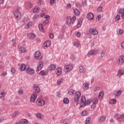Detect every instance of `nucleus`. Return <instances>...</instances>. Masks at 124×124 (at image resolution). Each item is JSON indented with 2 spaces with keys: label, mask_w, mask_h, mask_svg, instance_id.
Here are the masks:
<instances>
[{
  "label": "nucleus",
  "mask_w": 124,
  "mask_h": 124,
  "mask_svg": "<svg viewBox=\"0 0 124 124\" xmlns=\"http://www.w3.org/2000/svg\"><path fill=\"white\" fill-rule=\"evenodd\" d=\"M75 96V101L76 102H78L79 101V99H80V97H81V93L79 91L76 92Z\"/></svg>",
  "instance_id": "6"
},
{
  "label": "nucleus",
  "mask_w": 124,
  "mask_h": 124,
  "mask_svg": "<svg viewBox=\"0 0 124 124\" xmlns=\"http://www.w3.org/2000/svg\"><path fill=\"white\" fill-rule=\"evenodd\" d=\"M33 90L35 93H39V92H40V88H39V87H38V85L36 84L33 85Z\"/></svg>",
  "instance_id": "18"
},
{
  "label": "nucleus",
  "mask_w": 124,
  "mask_h": 124,
  "mask_svg": "<svg viewBox=\"0 0 124 124\" xmlns=\"http://www.w3.org/2000/svg\"><path fill=\"white\" fill-rule=\"evenodd\" d=\"M73 69V65L72 64H68L64 66L65 72H69Z\"/></svg>",
  "instance_id": "3"
},
{
  "label": "nucleus",
  "mask_w": 124,
  "mask_h": 124,
  "mask_svg": "<svg viewBox=\"0 0 124 124\" xmlns=\"http://www.w3.org/2000/svg\"><path fill=\"white\" fill-rule=\"evenodd\" d=\"M105 120H106V118L105 117L101 116L99 119V123H103Z\"/></svg>",
  "instance_id": "29"
},
{
  "label": "nucleus",
  "mask_w": 124,
  "mask_h": 124,
  "mask_svg": "<svg viewBox=\"0 0 124 124\" xmlns=\"http://www.w3.org/2000/svg\"><path fill=\"white\" fill-rule=\"evenodd\" d=\"M96 54H97V49L89 51L88 55H89V56H94V55H96Z\"/></svg>",
  "instance_id": "12"
},
{
  "label": "nucleus",
  "mask_w": 124,
  "mask_h": 124,
  "mask_svg": "<svg viewBox=\"0 0 124 124\" xmlns=\"http://www.w3.org/2000/svg\"><path fill=\"white\" fill-rule=\"evenodd\" d=\"M90 123H91V117H88L85 122V124H90Z\"/></svg>",
  "instance_id": "37"
},
{
  "label": "nucleus",
  "mask_w": 124,
  "mask_h": 124,
  "mask_svg": "<svg viewBox=\"0 0 124 124\" xmlns=\"http://www.w3.org/2000/svg\"><path fill=\"white\" fill-rule=\"evenodd\" d=\"M56 3V0H50V4H54Z\"/></svg>",
  "instance_id": "58"
},
{
  "label": "nucleus",
  "mask_w": 124,
  "mask_h": 124,
  "mask_svg": "<svg viewBox=\"0 0 124 124\" xmlns=\"http://www.w3.org/2000/svg\"><path fill=\"white\" fill-rule=\"evenodd\" d=\"M25 69H26V65L25 64H22L20 66V70L21 71H24Z\"/></svg>",
  "instance_id": "40"
},
{
  "label": "nucleus",
  "mask_w": 124,
  "mask_h": 124,
  "mask_svg": "<svg viewBox=\"0 0 124 124\" xmlns=\"http://www.w3.org/2000/svg\"><path fill=\"white\" fill-rule=\"evenodd\" d=\"M89 83L87 82H85L83 84V89L84 91H87V90H89Z\"/></svg>",
  "instance_id": "22"
},
{
  "label": "nucleus",
  "mask_w": 124,
  "mask_h": 124,
  "mask_svg": "<svg viewBox=\"0 0 124 124\" xmlns=\"http://www.w3.org/2000/svg\"><path fill=\"white\" fill-rule=\"evenodd\" d=\"M120 19H121V16L120 15H117L115 17V21H118V20H120Z\"/></svg>",
  "instance_id": "46"
},
{
  "label": "nucleus",
  "mask_w": 124,
  "mask_h": 124,
  "mask_svg": "<svg viewBox=\"0 0 124 124\" xmlns=\"http://www.w3.org/2000/svg\"><path fill=\"white\" fill-rule=\"evenodd\" d=\"M19 51L21 52V53H26V48L22 46L19 47Z\"/></svg>",
  "instance_id": "30"
},
{
  "label": "nucleus",
  "mask_w": 124,
  "mask_h": 124,
  "mask_svg": "<svg viewBox=\"0 0 124 124\" xmlns=\"http://www.w3.org/2000/svg\"><path fill=\"white\" fill-rule=\"evenodd\" d=\"M76 5L78 7V8H81V7H82V5H81V4H80L79 3H77L76 4Z\"/></svg>",
  "instance_id": "54"
},
{
  "label": "nucleus",
  "mask_w": 124,
  "mask_h": 124,
  "mask_svg": "<svg viewBox=\"0 0 124 124\" xmlns=\"http://www.w3.org/2000/svg\"><path fill=\"white\" fill-rule=\"evenodd\" d=\"M55 69H56V65L54 64L50 65L47 68L48 71H52V70H55Z\"/></svg>",
  "instance_id": "20"
},
{
  "label": "nucleus",
  "mask_w": 124,
  "mask_h": 124,
  "mask_svg": "<svg viewBox=\"0 0 124 124\" xmlns=\"http://www.w3.org/2000/svg\"><path fill=\"white\" fill-rule=\"evenodd\" d=\"M79 71L80 73H85L86 72V68L83 65L79 66Z\"/></svg>",
  "instance_id": "16"
},
{
  "label": "nucleus",
  "mask_w": 124,
  "mask_h": 124,
  "mask_svg": "<svg viewBox=\"0 0 124 124\" xmlns=\"http://www.w3.org/2000/svg\"><path fill=\"white\" fill-rule=\"evenodd\" d=\"M42 68H43V62H39L37 67V70H38V71H40Z\"/></svg>",
  "instance_id": "13"
},
{
  "label": "nucleus",
  "mask_w": 124,
  "mask_h": 124,
  "mask_svg": "<svg viewBox=\"0 0 124 124\" xmlns=\"http://www.w3.org/2000/svg\"><path fill=\"white\" fill-rule=\"evenodd\" d=\"M49 37L50 38V39H53V38H54V34L50 33L49 34Z\"/></svg>",
  "instance_id": "55"
},
{
  "label": "nucleus",
  "mask_w": 124,
  "mask_h": 124,
  "mask_svg": "<svg viewBox=\"0 0 124 124\" xmlns=\"http://www.w3.org/2000/svg\"><path fill=\"white\" fill-rule=\"evenodd\" d=\"M36 104L37 106H44L45 102L41 99H37L36 101Z\"/></svg>",
  "instance_id": "4"
},
{
  "label": "nucleus",
  "mask_w": 124,
  "mask_h": 124,
  "mask_svg": "<svg viewBox=\"0 0 124 124\" xmlns=\"http://www.w3.org/2000/svg\"><path fill=\"white\" fill-rule=\"evenodd\" d=\"M63 102L64 104H68L69 103V99L67 98H65L63 100Z\"/></svg>",
  "instance_id": "36"
},
{
  "label": "nucleus",
  "mask_w": 124,
  "mask_h": 124,
  "mask_svg": "<svg viewBox=\"0 0 124 124\" xmlns=\"http://www.w3.org/2000/svg\"><path fill=\"white\" fill-rule=\"evenodd\" d=\"M5 94H6V93H5L4 91L0 92V97H3L5 96Z\"/></svg>",
  "instance_id": "42"
},
{
  "label": "nucleus",
  "mask_w": 124,
  "mask_h": 124,
  "mask_svg": "<svg viewBox=\"0 0 124 124\" xmlns=\"http://www.w3.org/2000/svg\"><path fill=\"white\" fill-rule=\"evenodd\" d=\"M74 45L76 47H79L80 46V44L78 43H74Z\"/></svg>",
  "instance_id": "59"
},
{
  "label": "nucleus",
  "mask_w": 124,
  "mask_h": 124,
  "mask_svg": "<svg viewBox=\"0 0 124 124\" xmlns=\"http://www.w3.org/2000/svg\"><path fill=\"white\" fill-rule=\"evenodd\" d=\"M32 26V22H31L28 23L27 24V27L28 28H31V27Z\"/></svg>",
  "instance_id": "56"
},
{
  "label": "nucleus",
  "mask_w": 124,
  "mask_h": 124,
  "mask_svg": "<svg viewBox=\"0 0 124 124\" xmlns=\"http://www.w3.org/2000/svg\"><path fill=\"white\" fill-rule=\"evenodd\" d=\"M76 21V16H73L72 17L71 16H67L66 18V22L67 25L70 26V25H73Z\"/></svg>",
  "instance_id": "2"
},
{
  "label": "nucleus",
  "mask_w": 124,
  "mask_h": 124,
  "mask_svg": "<svg viewBox=\"0 0 124 124\" xmlns=\"http://www.w3.org/2000/svg\"><path fill=\"white\" fill-rule=\"evenodd\" d=\"M103 7L102 6H100V7H98V9H97V12H102V11H103Z\"/></svg>",
  "instance_id": "44"
},
{
  "label": "nucleus",
  "mask_w": 124,
  "mask_h": 124,
  "mask_svg": "<svg viewBox=\"0 0 124 124\" xmlns=\"http://www.w3.org/2000/svg\"><path fill=\"white\" fill-rule=\"evenodd\" d=\"M36 117L38 119H41L43 118V115L42 114H41V113H38L36 114Z\"/></svg>",
  "instance_id": "33"
},
{
  "label": "nucleus",
  "mask_w": 124,
  "mask_h": 124,
  "mask_svg": "<svg viewBox=\"0 0 124 124\" xmlns=\"http://www.w3.org/2000/svg\"><path fill=\"white\" fill-rule=\"evenodd\" d=\"M37 97V94L36 93H33L31 96L30 101L31 102H34L36 100Z\"/></svg>",
  "instance_id": "8"
},
{
  "label": "nucleus",
  "mask_w": 124,
  "mask_h": 124,
  "mask_svg": "<svg viewBox=\"0 0 124 124\" xmlns=\"http://www.w3.org/2000/svg\"><path fill=\"white\" fill-rule=\"evenodd\" d=\"M96 105H95V104H92V105L91 106V108H92V109H94V108H95V107H96Z\"/></svg>",
  "instance_id": "63"
},
{
  "label": "nucleus",
  "mask_w": 124,
  "mask_h": 124,
  "mask_svg": "<svg viewBox=\"0 0 124 124\" xmlns=\"http://www.w3.org/2000/svg\"><path fill=\"white\" fill-rule=\"evenodd\" d=\"M50 46H51V41H50L45 42L42 45V47L44 49H47V48Z\"/></svg>",
  "instance_id": "7"
},
{
  "label": "nucleus",
  "mask_w": 124,
  "mask_h": 124,
  "mask_svg": "<svg viewBox=\"0 0 124 124\" xmlns=\"http://www.w3.org/2000/svg\"><path fill=\"white\" fill-rule=\"evenodd\" d=\"M28 38H30V39H33L34 37H35V34L33 33H31L28 34Z\"/></svg>",
  "instance_id": "23"
},
{
  "label": "nucleus",
  "mask_w": 124,
  "mask_h": 124,
  "mask_svg": "<svg viewBox=\"0 0 124 124\" xmlns=\"http://www.w3.org/2000/svg\"><path fill=\"white\" fill-rule=\"evenodd\" d=\"M62 69L60 67H58L56 69L55 73L58 75V76H60V75L62 74Z\"/></svg>",
  "instance_id": "17"
},
{
  "label": "nucleus",
  "mask_w": 124,
  "mask_h": 124,
  "mask_svg": "<svg viewBox=\"0 0 124 124\" xmlns=\"http://www.w3.org/2000/svg\"><path fill=\"white\" fill-rule=\"evenodd\" d=\"M104 95V92L103 91L100 92V93H99V98H100V99H101V98L103 97Z\"/></svg>",
  "instance_id": "31"
},
{
  "label": "nucleus",
  "mask_w": 124,
  "mask_h": 124,
  "mask_svg": "<svg viewBox=\"0 0 124 124\" xmlns=\"http://www.w3.org/2000/svg\"><path fill=\"white\" fill-rule=\"evenodd\" d=\"M117 63L119 64V65H122V64H124V56H121L117 59V60L116 61Z\"/></svg>",
  "instance_id": "5"
},
{
  "label": "nucleus",
  "mask_w": 124,
  "mask_h": 124,
  "mask_svg": "<svg viewBox=\"0 0 124 124\" xmlns=\"http://www.w3.org/2000/svg\"><path fill=\"white\" fill-rule=\"evenodd\" d=\"M89 32L92 33L93 35H96L98 33V31L96 29L93 28H91L89 29Z\"/></svg>",
  "instance_id": "10"
},
{
  "label": "nucleus",
  "mask_w": 124,
  "mask_h": 124,
  "mask_svg": "<svg viewBox=\"0 0 124 124\" xmlns=\"http://www.w3.org/2000/svg\"><path fill=\"white\" fill-rule=\"evenodd\" d=\"M63 124H68V121L67 120V119H64L63 120Z\"/></svg>",
  "instance_id": "52"
},
{
  "label": "nucleus",
  "mask_w": 124,
  "mask_h": 124,
  "mask_svg": "<svg viewBox=\"0 0 124 124\" xmlns=\"http://www.w3.org/2000/svg\"><path fill=\"white\" fill-rule=\"evenodd\" d=\"M81 104L80 108H83L85 106H88L91 104V101L90 99L86 100V97L85 96H82L81 97Z\"/></svg>",
  "instance_id": "1"
},
{
  "label": "nucleus",
  "mask_w": 124,
  "mask_h": 124,
  "mask_svg": "<svg viewBox=\"0 0 124 124\" xmlns=\"http://www.w3.org/2000/svg\"><path fill=\"white\" fill-rule=\"evenodd\" d=\"M118 12L119 14H122L121 15L122 18H124V9H121Z\"/></svg>",
  "instance_id": "25"
},
{
  "label": "nucleus",
  "mask_w": 124,
  "mask_h": 124,
  "mask_svg": "<svg viewBox=\"0 0 124 124\" xmlns=\"http://www.w3.org/2000/svg\"><path fill=\"white\" fill-rule=\"evenodd\" d=\"M11 72H12V74H14L15 72H16V69L14 67H12L11 68Z\"/></svg>",
  "instance_id": "45"
},
{
  "label": "nucleus",
  "mask_w": 124,
  "mask_h": 124,
  "mask_svg": "<svg viewBox=\"0 0 124 124\" xmlns=\"http://www.w3.org/2000/svg\"><path fill=\"white\" fill-rule=\"evenodd\" d=\"M73 11L75 15H77V16H79V15H80V12L79 11V10H78V9H74L73 10Z\"/></svg>",
  "instance_id": "28"
},
{
  "label": "nucleus",
  "mask_w": 124,
  "mask_h": 124,
  "mask_svg": "<svg viewBox=\"0 0 124 124\" xmlns=\"http://www.w3.org/2000/svg\"><path fill=\"white\" fill-rule=\"evenodd\" d=\"M39 29L42 32H44V28H43V25L42 24H39L38 25Z\"/></svg>",
  "instance_id": "26"
},
{
  "label": "nucleus",
  "mask_w": 124,
  "mask_h": 124,
  "mask_svg": "<svg viewBox=\"0 0 124 124\" xmlns=\"http://www.w3.org/2000/svg\"><path fill=\"white\" fill-rule=\"evenodd\" d=\"M62 81H63V79L62 78H59L57 81V84L58 85V86H60L62 83Z\"/></svg>",
  "instance_id": "41"
},
{
  "label": "nucleus",
  "mask_w": 124,
  "mask_h": 124,
  "mask_svg": "<svg viewBox=\"0 0 124 124\" xmlns=\"http://www.w3.org/2000/svg\"><path fill=\"white\" fill-rule=\"evenodd\" d=\"M45 19H46V20H49L50 19V16L48 15L45 16Z\"/></svg>",
  "instance_id": "64"
},
{
  "label": "nucleus",
  "mask_w": 124,
  "mask_h": 124,
  "mask_svg": "<svg viewBox=\"0 0 124 124\" xmlns=\"http://www.w3.org/2000/svg\"><path fill=\"white\" fill-rule=\"evenodd\" d=\"M97 103H98V100L97 99H94L93 104L96 105Z\"/></svg>",
  "instance_id": "49"
},
{
  "label": "nucleus",
  "mask_w": 124,
  "mask_h": 124,
  "mask_svg": "<svg viewBox=\"0 0 124 124\" xmlns=\"http://www.w3.org/2000/svg\"><path fill=\"white\" fill-rule=\"evenodd\" d=\"M121 94H122V90H119L115 94V96L116 97H118V96H120Z\"/></svg>",
  "instance_id": "34"
},
{
  "label": "nucleus",
  "mask_w": 124,
  "mask_h": 124,
  "mask_svg": "<svg viewBox=\"0 0 124 124\" xmlns=\"http://www.w3.org/2000/svg\"><path fill=\"white\" fill-rule=\"evenodd\" d=\"M71 59L73 60V61H75V59H76V57H75V56L73 54H72L71 56Z\"/></svg>",
  "instance_id": "57"
},
{
  "label": "nucleus",
  "mask_w": 124,
  "mask_h": 124,
  "mask_svg": "<svg viewBox=\"0 0 124 124\" xmlns=\"http://www.w3.org/2000/svg\"><path fill=\"white\" fill-rule=\"evenodd\" d=\"M48 23H49V20H45L43 22V24H44V26H47V25H48Z\"/></svg>",
  "instance_id": "51"
},
{
  "label": "nucleus",
  "mask_w": 124,
  "mask_h": 124,
  "mask_svg": "<svg viewBox=\"0 0 124 124\" xmlns=\"http://www.w3.org/2000/svg\"><path fill=\"white\" fill-rule=\"evenodd\" d=\"M26 72L28 73V74H34L35 72L34 70L31 69V68H28L26 69Z\"/></svg>",
  "instance_id": "11"
},
{
  "label": "nucleus",
  "mask_w": 124,
  "mask_h": 124,
  "mask_svg": "<svg viewBox=\"0 0 124 124\" xmlns=\"http://www.w3.org/2000/svg\"><path fill=\"white\" fill-rule=\"evenodd\" d=\"M20 123L22 124H27L29 123V121L27 119H21Z\"/></svg>",
  "instance_id": "27"
},
{
  "label": "nucleus",
  "mask_w": 124,
  "mask_h": 124,
  "mask_svg": "<svg viewBox=\"0 0 124 124\" xmlns=\"http://www.w3.org/2000/svg\"><path fill=\"white\" fill-rule=\"evenodd\" d=\"M75 34L77 37H80L81 36V33H80L79 31L75 32Z\"/></svg>",
  "instance_id": "48"
},
{
  "label": "nucleus",
  "mask_w": 124,
  "mask_h": 124,
  "mask_svg": "<svg viewBox=\"0 0 124 124\" xmlns=\"http://www.w3.org/2000/svg\"><path fill=\"white\" fill-rule=\"evenodd\" d=\"M124 75V70L122 69H119L118 71V73L117 74V77H121V76H123Z\"/></svg>",
  "instance_id": "15"
},
{
  "label": "nucleus",
  "mask_w": 124,
  "mask_h": 124,
  "mask_svg": "<svg viewBox=\"0 0 124 124\" xmlns=\"http://www.w3.org/2000/svg\"><path fill=\"white\" fill-rule=\"evenodd\" d=\"M39 11H40V9H39V8H35L33 10V13H39Z\"/></svg>",
  "instance_id": "38"
},
{
  "label": "nucleus",
  "mask_w": 124,
  "mask_h": 124,
  "mask_svg": "<svg viewBox=\"0 0 124 124\" xmlns=\"http://www.w3.org/2000/svg\"><path fill=\"white\" fill-rule=\"evenodd\" d=\"M105 56V53L104 52V51H103L101 53V58H103Z\"/></svg>",
  "instance_id": "60"
},
{
  "label": "nucleus",
  "mask_w": 124,
  "mask_h": 124,
  "mask_svg": "<svg viewBox=\"0 0 124 124\" xmlns=\"http://www.w3.org/2000/svg\"><path fill=\"white\" fill-rule=\"evenodd\" d=\"M87 114H88V112L86 110H83L81 113L82 116H87Z\"/></svg>",
  "instance_id": "47"
},
{
  "label": "nucleus",
  "mask_w": 124,
  "mask_h": 124,
  "mask_svg": "<svg viewBox=\"0 0 124 124\" xmlns=\"http://www.w3.org/2000/svg\"><path fill=\"white\" fill-rule=\"evenodd\" d=\"M23 93H24V91L22 89H19L18 91V93L19 94H23Z\"/></svg>",
  "instance_id": "50"
},
{
  "label": "nucleus",
  "mask_w": 124,
  "mask_h": 124,
  "mask_svg": "<svg viewBox=\"0 0 124 124\" xmlns=\"http://www.w3.org/2000/svg\"><path fill=\"white\" fill-rule=\"evenodd\" d=\"M14 15L17 20H20L21 19V13L20 12L15 11L14 12Z\"/></svg>",
  "instance_id": "9"
},
{
  "label": "nucleus",
  "mask_w": 124,
  "mask_h": 124,
  "mask_svg": "<svg viewBox=\"0 0 124 124\" xmlns=\"http://www.w3.org/2000/svg\"><path fill=\"white\" fill-rule=\"evenodd\" d=\"M40 74H41V75H46V73H45V72H44V71H41L40 72Z\"/></svg>",
  "instance_id": "61"
},
{
  "label": "nucleus",
  "mask_w": 124,
  "mask_h": 124,
  "mask_svg": "<svg viewBox=\"0 0 124 124\" xmlns=\"http://www.w3.org/2000/svg\"><path fill=\"white\" fill-rule=\"evenodd\" d=\"M68 93L70 95H75L76 94V91L73 89H70L68 92Z\"/></svg>",
  "instance_id": "19"
},
{
  "label": "nucleus",
  "mask_w": 124,
  "mask_h": 124,
  "mask_svg": "<svg viewBox=\"0 0 124 124\" xmlns=\"http://www.w3.org/2000/svg\"><path fill=\"white\" fill-rule=\"evenodd\" d=\"M42 3H43V2H42V0H39L38 1V5H41V4H42Z\"/></svg>",
  "instance_id": "62"
},
{
  "label": "nucleus",
  "mask_w": 124,
  "mask_h": 124,
  "mask_svg": "<svg viewBox=\"0 0 124 124\" xmlns=\"http://www.w3.org/2000/svg\"><path fill=\"white\" fill-rule=\"evenodd\" d=\"M35 57L37 58V59H40L39 57L41 56V53H40V52L39 51H36L35 52Z\"/></svg>",
  "instance_id": "24"
},
{
  "label": "nucleus",
  "mask_w": 124,
  "mask_h": 124,
  "mask_svg": "<svg viewBox=\"0 0 124 124\" xmlns=\"http://www.w3.org/2000/svg\"><path fill=\"white\" fill-rule=\"evenodd\" d=\"M100 90V88L99 87H96L93 89V91L94 92H97V91H99Z\"/></svg>",
  "instance_id": "53"
},
{
  "label": "nucleus",
  "mask_w": 124,
  "mask_h": 124,
  "mask_svg": "<svg viewBox=\"0 0 124 124\" xmlns=\"http://www.w3.org/2000/svg\"><path fill=\"white\" fill-rule=\"evenodd\" d=\"M19 111L18 110H16V111H15L14 113L12 115V117L13 118H15L16 117V116H17V115H19Z\"/></svg>",
  "instance_id": "39"
},
{
  "label": "nucleus",
  "mask_w": 124,
  "mask_h": 124,
  "mask_svg": "<svg viewBox=\"0 0 124 124\" xmlns=\"http://www.w3.org/2000/svg\"><path fill=\"white\" fill-rule=\"evenodd\" d=\"M82 20H80L78 21L77 25V29H79L82 26Z\"/></svg>",
  "instance_id": "32"
},
{
  "label": "nucleus",
  "mask_w": 124,
  "mask_h": 124,
  "mask_svg": "<svg viewBox=\"0 0 124 124\" xmlns=\"http://www.w3.org/2000/svg\"><path fill=\"white\" fill-rule=\"evenodd\" d=\"M117 34H119V35H122L123 33H124V30H121V29H118L117 31Z\"/></svg>",
  "instance_id": "35"
},
{
  "label": "nucleus",
  "mask_w": 124,
  "mask_h": 124,
  "mask_svg": "<svg viewBox=\"0 0 124 124\" xmlns=\"http://www.w3.org/2000/svg\"><path fill=\"white\" fill-rule=\"evenodd\" d=\"M86 17L88 20H93V14L91 13H89Z\"/></svg>",
  "instance_id": "21"
},
{
  "label": "nucleus",
  "mask_w": 124,
  "mask_h": 124,
  "mask_svg": "<svg viewBox=\"0 0 124 124\" xmlns=\"http://www.w3.org/2000/svg\"><path fill=\"white\" fill-rule=\"evenodd\" d=\"M114 118L117 120V121H122L123 120V117L122 115L119 113H117L114 115Z\"/></svg>",
  "instance_id": "14"
},
{
  "label": "nucleus",
  "mask_w": 124,
  "mask_h": 124,
  "mask_svg": "<svg viewBox=\"0 0 124 124\" xmlns=\"http://www.w3.org/2000/svg\"><path fill=\"white\" fill-rule=\"evenodd\" d=\"M116 100L112 99L111 100H110L109 102V104H115V103H116Z\"/></svg>",
  "instance_id": "43"
}]
</instances>
